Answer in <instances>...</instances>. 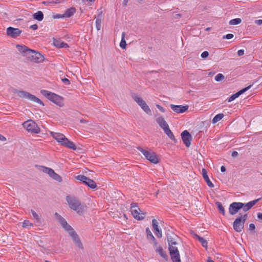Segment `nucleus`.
I'll use <instances>...</instances> for the list:
<instances>
[{
  "label": "nucleus",
  "mask_w": 262,
  "mask_h": 262,
  "mask_svg": "<svg viewBox=\"0 0 262 262\" xmlns=\"http://www.w3.org/2000/svg\"><path fill=\"white\" fill-rule=\"evenodd\" d=\"M33 226V224L29 220H25L23 223V227L25 228H29Z\"/></svg>",
  "instance_id": "37"
},
{
  "label": "nucleus",
  "mask_w": 262,
  "mask_h": 262,
  "mask_svg": "<svg viewBox=\"0 0 262 262\" xmlns=\"http://www.w3.org/2000/svg\"><path fill=\"white\" fill-rule=\"evenodd\" d=\"M66 200L71 209L76 211L79 214L82 213L84 206L81 204L80 202L77 198L68 195L67 196Z\"/></svg>",
  "instance_id": "3"
},
{
  "label": "nucleus",
  "mask_w": 262,
  "mask_h": 262,
  "mask_svg": "<svg viewBox=\"0 0 262 262\" xmlns=\"http://www.w3.org/2000/svg\"><path fill=\"white\" fill-rule=\"evenodd\" d=\"M197 238L199 241V242L202 244V245L205 248H207V241L203 237L199 236V235H196Z\"/></svg>",
  "instance_id": "35"
},
{
  "label": "nucleus",
  "mask_w": 262,
  "mask_h": 262,
  "mask_svg": "<svg viewBox=\"0 0 262 262\" xmlns=\"http://www.w3.org/2000/svg\"><path fill=\"white\" fill-rule=\"evenodd\" d=\"M207 262H213V260L211 259V258H209Z\"/></svg>",
  "instance_id": "59"
},
{
  "label": "nucleus",
  "mask_w": 262,
  "mask_h": 262,
  "mask_svg": "<svg viewBox=\"0 0 262 262\" xmlns=\"http://www.w3.org/2000/svg\"><path fill=\"white\" fill-rule=\"evenodd\" d=\"M234 37V35L232 34H228L223 36V39H230Z\"/></svg>",
  "instance_id": "42"
},
{
  "label": "nucleus",
  "mask_w": 262,
  "mask_h": 262,
  "mask_svg": "<svg viewBox=\"0 0 262 262\" xmlns=\"http://www.w3.org/2000/svg\"><path fill=\"white\" fill-rule=\"evenodd\" d=\"M167 242L168 246L176 245L177 244L174 238L171 236H167Z\"/></svg>",
  "instance_id": "33"
},
{
  "label": "nucleus",
  "mask_w": 262,
  "mask_h": 262,
  "mask_svg": "<svg viewBox=\"0 0 262 262\" xmlns=\"http://www.w3.org/2000/svg\"><path fill=\"white\" fill-rule=\"evenodd\" d=\"M128 1V0H124L123 1V5L125 6H126L127 5Z\"/></svg>",
  "instance_id": "56"
},
{
  "label": "nucleus",
  "mask_w": 262,
  "mask_h": 262,
  "mask_svg": "<svg viewBox=\"0 0 262 262\" xmlns=\"http://www.w3.org/2000/svg\"><path fill=\"white\" fill-rule=\"evenodd\" d=\"M33 18L38 21L42 20L43 18V13L40 11H37L33 14Z\"/></svg>",
  "instance_id": "30"
},
{
  "label": "nucleus",
  "mask_w": 262,
  "mask_h": 262,
  "mask_svg": "<svg viewBox=\"0 0 262 262\" xmlns=\"http://www.w3.org/2000/svg\"><path fill=\"white\" fill-rule=\"evenodd\" d=\"M156 107L160 111H161L162 113H164L166 111L164 107H163L162 106L159 104H157Z\"/></svg>",
  "instance_id": "46"
},
{
  "label": "nucleus",
  "mask_w": 262,
  "mask_h": 262,
  "mask_svg": "<svg viewBox=\"0 0 262 262\" xmlns=\"http://www.w3.org/2000/svg\"><path fill=\"white\" fill-rule=\"evenodd\" d=\"M31 213L34 219L36 220H39L38 215L35 212V211H34L33 210H31Z\"/></svg>",
  "instance_id": "43"
},
{
  "label": "nucleus",
  "mask_w": 262,
  "mask_h": 262,
  "mask_svg": "<svg viewBox=\"0 0 262 262\" xmlns=\"http://www.w3.org/2000/svg\"><path fill=\"white\" fill-rule=\"evenodd\" d=\"M23 126L29 132L38 134L40 132V129L37 125L32 120L25 121L23 123Z\"/></svg>",
  "instance_id": "9"
},
{
  "label": "nucleus",
  "mask_w": 262,
  "mask_h": 262,
  "mask_svg": "<svg viewBox=\"0 0 262 262\" xmlns=\"http://www.w3.org/2000/svg\"><path fill=\"white\" fill-rule=\"evenodd\" d=\"M242 22V20L241 18H237L231 19L229 21V25H236L239 24Z\"/></svg>",
  "instance_id": "36"
},
{
  "label": "nucleus",
  "mask_w": 262,
  "mask_h": 262,
  "mask_svg": "<svg viewBox=\"0 0 262 262\" xmlns=\"http://www.w3.org/2000/svg\"><path fill=\"white\" fill-rule=\"evenodd\" d=\"M255 23L256 24H257V25H262V19L256 20L255 21Z\"/></svg>",
  "instance_id": "51"
},
{
  "label": "nucleus",
  "mask_w": 262,
  "mask_h": 262,
  "mask_svg": "<svg viewBox=\"0 0 262 262\" xmlns=\"http://www.w3.org/2000/svg\"><path fill=\"white\" fill-rule=\"evenodd\" d=\"M21 33V31L18 28H14L13 27H8L7 29V35L12 38H16Z\"/></svg>",
  "instance_id": "15"
},
{
  "label": "nucleus",
  "mask_w": 262,
  "mask_h": 262,
  "mask_svg": "<svg viewBox=\"0 0 262 262\" xmlns=\"http://www.w3.org/2000/svg\"><path fill=\"white\" fill-rule=\"evenodd\" d=\"M249 229L250 231H254L255 229V225L253 223L250 224Z\"/></svg>",
  "instance_id": "49"
},
{
  "label": "nucleus",
  "mask_w": 262,
  "mask_h": 262,
  "mask_svg": "<svg viewBox=\"0 0 262 262\" xmlns=\"http://www.w3.org/2000/svg\"><path fill=\"white\" fill-rule=\"evenodd\" d=\"M96 27L97 30H100L101 27V19L97 18L96 19Z\"/></svg>",
  "instance_id": "40"
},
{
  "label": "nucleus",
  "mask_w": 262,
  "mask_h": 262,
  "mask_svg": "<svg viewBox=\"0 0 262 262\" xmlns=\"http://www.w3.org/2000/svg\"><path fill=\"white\" fill-rule=\"evenodd\" d=\"M202 174L204 180L207 179L209 178L207 174V171L205 168L202 169Z\"/></svg>",
  "instance_id": "41"
},
{
  "label": "nucleus",
  "mask_w": 262,
  "mask_h": 262,
  "mask_svg": "<svg viewBox=\"0 0 262 262\" xmlns=\"http://www.w3.org/2000/svg\"><path fill=\"white\" fill-rule=\"evenodd\" d=\"M16 48L20 53L24 54V55L27 57L29 55V52L31 51L27 47L23 45H16Z\"/></svg>",
  "instance_id": "21"
},
{
  "label": "nucleus",
  "mask_w": 262,
  "mask_h": 262,
  "mask_svg": "<svg viewBox=\"0 0 262 262\" xmlns=\"http://www.w3.org/2000/svg\"><path fill=\"white\" fill-rule=\"evenodd\" d=\"M61 145L73 150H76V147L74 143L69 140L67 138L64 140L63 143H61Z\"/></svg>",
  "instance_id": "24"
},
{
  "label": "nucleus",
  "mask_w": 262,
  "mask_h": 262,
  "mask_svg": "<svg viewBox=\"0 0 262 262\" xmlns=\"http://www.w3.org/2000/svg\"><path fill=\"white\" fill-rule=\"evenodd\" d=\"M238 155V152L236 151H233L232 152V154H231V156L232 157H235L236 156H237Z\"/></svg>",
  "instance_id": "52"
},
{
  "label": "nucleus",
  "mask_w": 262,
  "mask_h": 262,
  "mask_svg": "<svg viewBox=\"0 0 262 262\" xmlns=\"http://www.w3.org/2000/svg\"><path fill=\"white\" fill-rule=\"evenodd\" d=\"M137 149L145 156L147 160L151 163L157 164L159 162L157 156L154 152L151 150H146L141 147H138Z\"/></svg>",
  "instance_id": "4"
},
{
  "label": "nucleus",
  "mask_w": 262,
  "mask_h": 262,
  "mask_svg": "<svg viewBox=\"0 0 262 262\" xmlns=\"http://www.w3.org/2000/svg\"><path fill=\"white\" fill-rule=\"evenodd\" d=\"M55 216L62 228L68 232L69 235L72 237L75 245L79 248L82 249V244L77 234L74 231L72 227L68 225L66 220L58 213H55Z\"/></svg>",
  "instance_id": "1"
},
{
  "label": "nucleus",
  "mask_w": 262,
  "mask_h": 262,
  "mask_svg": "<svg viewBox=\"0 0 262 262\" xmlns=\"http://www.w3.org/2000/svg\"><path fill=\"white\" fill-rule=\"evenodd\" d=\"M257 217L260 220H262V213L258 212L257 213Z\"/></svg>",
  "instance_id": "54"
},
{
  "label": "nucleus",
  "mask_w": 262,
  "mask_h": 262,
  "mask_svg": "<svg viewBox=\"0 0 262 262\" xmlns=\"http://www.w3.org/2000/svg\"><path fill=\"white\" fill-rule=\"evenodd\" d=\"M37 28H38V26L36 24L31 25L30 26V28H31L32 29L34 30H36L37 29Z\"/></svg>",
  "instance_id": "53"
},
{
  "label": "nucleus",
  "mask_w": 262,
  "mask_h": 262,
  "mask_svg": "<svg viewBox=\"0 0 262 262\" xmlns=\"http://www.w3.org/2000/svg\"><path fill=\"white\" fill-rule=\"evenodd\" d=\"M64 17L63 16V14L62 15H58L56 17V18H63Z\"/></svg>",
  "instance_id": "58"
},
{
  "label": "nucleus",
  "mask_w": 262,
  "mask_h": 262,
  "mask_svg": "<svg viewBox=\"0 0 262 262\" xmlns=\"http://www.w3.org/2000/svg\"><path fill=\"white\" fill-rule=\"evenodd\" d=\"M252 86V84H251V85H249V86L241 90L240 91H239L238 92H237V93H236L235 94L231 95L228 99V102H231L233 100H234V99H235L236 98L238 97L241 95L243 94V93H244L245 92H246L247 91H248V90H249L251 86Z\"/></svg>",
  "instance_id": "17"
},
{
  "label": "nucleus",
  "mask_w": 262,
  "mask_h": 262,
  "mask_svg": "<svg viewBox=\"0 0 262 262\" xmlns=\"http://www.w3.org/2000/svg\"><path fill=\"white\" fill-rule=\"evenodd\" d=\"M156 122L164 130V129L169 127L168 124L164 120L163 117H159L156 119Z\"/></svg>",
  "instance_id": "22"
},
{
  "label": "nucleus",
  "mask_w": 262,
  "mask_h": 262,
  "mask_svg": "<svg viewBox=\"0 0 262 262\" xmlns=\"http://www.w3.org/2000/svg\"><path fill=\"white\" fill-rule=\"evenodd\" d=\"M214 79L217 82H221L225 79V77L222 74L219 73L215 76Z\"/></svg>",
  "instance_id": "39"
},
{
  "label": "nucleus",
  "mask_w": 262,
  "mask_h": 262,
  "mask_svg": "<svg viewBox=\"0 0 262 262\" xmlns=\"http://www.w3.org/2000/svg\"><path fill=\"white\" fill-rule=\"evenodd\" d=\"M170 107L176 113L181 114L185 112L188 109V106L182 105L170 104Z\"/></svg>",
  "instance_id": "14"
},
{
  "label": "nucleus",
  "mask_w": 262,
  "mask_h": 262,
  "mask_svg": "<svg viewBox=\"0 0 262 262\" xmlns=\"http://www.w3.org/2000/svg\"><path fill=\"white\" fill-rule=\"evenodd\" d=\"M209 55V53L207 51H204L202 54H201V57L202 58H207Z\"/></svg>",
  "instance_id": "44"
},
{
  "label": "nucleus",
  "mask_w": 262,
  "mask_h": 262,
  "mask_svg": "<svg viewBox=\"0 0 262 262\" xmlns=\"http://www.w3.org/2000/svg\"><path fill=\"white\" fill-rule=\"evenodd\" d=\"M224 116L223 113L219 114L214 117V123L221 120Z\"/></svg>",
  "instance_id": "38"
},
{
  "label": "nucleus",
  "mask_w": 262,
  "mask_h": 262,
  "mask_svg": "<svg viewBox=\"0 0 262 262\" xmlns=\"http://www.w3.org/2000/svg\"><path fill=\"white\" fill-rule=\"evenodd\" d=\"M181 138L184 144L187 147H189L191 144L192 137L190 133L187 130H184L181 133Z\"/></svg>",
  "instance_id": "13"
},
{
  "label": "nucleus",
  "mask_w": 262,
  "mask_h": 262,
  "mask_svg": "<svg viewBox=\"0 0 262 262\" xmlns=\"http://www.w3.org/2000/svg\"><path fill=\"white\" fill-rule=\"evenodd\" d=\"M244 223L242 221V219L236 218L233 224V227L234 230L237 232H240L243 229L244 227Z\"/></svg>",
  "instance_id": "16"
},
{
  "label": "nucleus",
  "mask_w": 262,
  "mask_h": 262,
  "mask_svg": "<svg viewBox=\"0 0 262 262\" xmlns=\"http://www.w3.org/2000/svg\"><path fill=\"white\" fill-rule=\"evenodd\" d=\"M50 134L51 136L61 145V143H63L67 138L63 134L59 133L51 132Z\"/></svg>",
  "instance_id": "18"
},
{
  "label": "nucleus",
  "mask_w": 262,
  "mask_h": 262,
  "mask_svg": "<svg viewBox=\"0 0 262 262\" xmlns=\"http://www.w3.org/2000/svg\"><path fill=\"white\" fill-rule=\"evenodd\" d=\"M40 93L50 101H52L58 106H63L64 99L62 96L46 90H41Z\"/></svg>",
  "instance_id": "2"
},
{
  "label": "nucleus",
  "mask_w": 262,
  "mask_h": 262,
  "mask_svg": "<svg viewBox=\"0 0 262 262\" xmlns=\"http://www.w3.org/2000/svg\"><path fill=\"white\" fill-rule=\"evenodd\" d=\"M40 170L43 172L48 174L50 177H51V176L52 175V174H53V172H54V170L52 169V168L47 167L45 166H41Z\"/></svg>",
  "instance_id": "28"
},
{
  "label": "nucleus",
  "mask_w": 262,
  "mask_h": 262,
  "mask_svg": "<svg viewBox=\"0 0 262 262\" xmlns=\"http://www.w3.org/2000/svg\"><path fill=\"white\" fill-rule=\"evenodd\" d=\"M53 45L55 47L59 48H67L69 47V46L67 43L63 42V41H62L60 39H53Z\"/></svg>",
  "instance_id": "23"
},
{
  "label": "nucleus",
  "mask_w": 262,
  "mask_h": 262,
  "mask_svg": "<svg viewBox=\"0 0 262 262\" xmlns=\"http://www.w3.org/2000/svg\"><path fill=\"white\" fill-rule=\"evenodd\" d=\"M205 181H206V182L207 183V185L209 187H212L213 186V184L212 183V182H211V181L210 180L209 178L207 179H205Z\"/></svg>",
  "instance_id": "47"
},
{
  "label": "nucleus",
  "mask_w": 262,
  "mask_h": 262,
  "mask_svg": "<svg viewBox=\"0 0 262 262\" xmlns=\"http://www.w3.org/2000/svg\"><path fill=\"white\" fill-rule=\"evenodd\" d=\"M130 211L134 217L137 220H142L145 217V214L141 212L137 203L130 204Z\"/></svg>",
  "instance_id": "6"
},
{
  "label": "nucleus",
  "mask_w": 262,
  "mask_h": 262,
  "mask_svg": "<svg viewBox=\"0 0 262 262\" xmlns=\"http://www.w3.org/2000/svg\"><path fill=\"white\" fill-rule=\"evenodd\" d=\"M155 251L158 253L162 258L166 259L167 255L163 250V248L161 246L157 247L155 248Z\"/></svg>",
  "instance_id": "27"
},
{
  "label": "nucleus",
  "mask_w": 262,
  "mask_h": 262,
  "mask_svg": "<svg viewBox=\"0 0 262 262\" xmlns=\"http://www.w3.org/2000/svg\"><path fill=\"white\" fill-rule=\"evenodd\" d=\"M146 232L147 234V238L149 240H151L153 242V243H154V244L155 245H157V240L156 239V238H155V237L154 236L151 232L150 231V230H149V229L148 228H147L146 229Z\"/></svg>",
  "instance_id": "26"
},
{
  "label": "nucleus",
  "mask_w": 262,
  "mask_h": 262,
  "mask_svg": "<svg viewBox=\"0 0 262 262\" xmlns=\"http://www.w3.org/2000/svg\"><path fill=\"white\" fill-rule=\"evenodd\" d=\"M125 32H122V35H121V40L120 43V46L122 49H125V48H126V41L125 39Z\"/></svg>",
  "instance_id": "32"
},
{
  "label": "nucleus",
  "mask_w": 262,
  "mask_h": 262,
  "mask_svg": "<svg viewBox=\"0 0 262 262\" xmlns=\"http://www.w3.org/2000/svg\"><path fill=\"white\" fill-rule=\"evenodd\" d=\"M243 207V203L241 202H233L229 205V212L231 215H234Z\"/></svg>",
  "instance_id": "12"
},
{
  "label": "nucleus",
  "mask_w": 262,
  "mask_h": 262,
  "mask_svg": "<svg viewBox=\"0 0 262 262\" xmlns=\"http://www.w3.org/2000/svg\"><path fill=\"white\" fill-rule=\"evenodd\" d=\"M0 140H2V141L6 140V138L3 136L0 135Z\"/></svg>",
  "instance_id": "57"
},
{
  "label": "nucleus",
  "mask_w": 262,
  "mask_h": 262,
  "mask_svg": "<svg viewBox=\"0 0 262 262\" xmlns=\"http://www.w3.org/2000/svg\"><path fill=\"white\" fill-rule=\"evenodd\" d=\"M17 95L20 98L27 99L30 101L36 102L42 105H44L43 102L38 98L27 92L24 91H18L17 92Z\"/></svg>",
  "instance_id": "5"
},
{
  "label": "nucleus",
  "mask_w": 262,
  "mask_h": 262,
  "mask_svg": "<svg viewBox=\"0 0 262 262\" xmlns=\"http://www.w3.org/2000/svg\"><path fill=\"white\" fill-rule=\"evenodd\" d=\"M261 199V198H259L258 199H256L253 201H250L246 204L243 203V207H242L243 211L246 212V211H247L248 210H250L254 205H255Z\"/></svg>",
  "instance_id": "19"
},
{
  "label": "nucleus",
  "mask_w": 262,
  "mask_h": 262,
  "mask_svg": "<svg viewBox=\"0 0 262 262\" xmlns=\"http://www.w3.org/2000/svg\"><path fill=\"white\" fill-rule=\"evenodd\" d=\"M164 133L166 134V135L172 141H175L176 139L175 137L171 131V130L169 128V127H168L167 128L164 129Z\"/></svg>",
  "instance_id": "29"
},
{
  "label": "nucleus",
  "mask_w": 262,
  "mask_h": 262,
  "mask_svg": "<svg viewBox=\"0 0 262 262\" xmlns=\"http://www.w3.org/2000/svg\"><path fill=\"white\" fill-rule=\"evenodd\" d=\"M62 81L66 85H69L70 84V81L67 78H63L62 79Z\"/></svg>",
  "instance_id": "50"
},
{
  "label": "nucleus",
  "mask_w": 262,
  "mask_h": 262,
  "mask_svg": "<svg viewBox=\"0 0 262 262\" xmlns=\"http://www.w3.org/2000/svg\"><path fill=\"white\" fill-rule=\"evenodd\" d=\"M226 170V168L224 166H222L221 167V171L223 172H225Z\"/></svg>",
  "instance_id": "55"
},
{
  "label": "nucleus",
  "mask_w": 262,
  "mask_h": 262,
  "mask_svg": "<svg viewBox=\"0 0 262 262\" xmlns=\"http://www.w3.org/2000/svg\"><path fill=\"white\" fill-rule=\"evenodd\" d=\"M77 180L82 182L92 189H95L97 187L96 183L93 180L85 176L79 174L76 177Z\"/></svg>",
  "instance_id": "11"
},
{
  "label": "nucleus",
  "mask_w": 262,
  "mask_h": 262,
  "mask_svg": "<svg viewBox=\"0 0 262 262\" xmlns=\"http://www.w3.org/2000/svg\"><path fill=\"white\" fill-rule=\"evenodd\" d=\"M51 178L54 180L61 182L62 181V178L57 173H56L55 171L53 172V174L51 176Z\"/></svg>",
  "instance_id": "34"
},
{
  "label": "nucleus",
  "mask_w": 262,
  "mask_h": 262,
  "mask_svg": "<svg viewBox=\"0 0 262 262\" xmlns=\"http://www.w3.org/2000/svg\"><path fill=\"white\" fill-rule=\"evenodd\" d=\"M75 12V9L74 8H70L67 9L63 14L64 17L69 18L72 16Z\"/></svg>",
  "instance_id": "25"
},
{
  "label": "nucleus",
  "mask_w": 262,
  "mask_h": 262,
  "mask_svg": "<svg viewBox=\"0 0 262 262\" xmlns=\"http://www.w3.org/2000/svg\"><path fill=\"white\" fill-rule=\"evenodd\" d=\"M152 225L154 230L156 231L155 233L158 237L161 238L162 236L161 230L159 228L158 222L156 219L152 220Z\"/></svg>",
  "instance_id": "20"
},
{
  "label": "nucleus",
  "mask_w": 262,
  "mask_h": 262,
  "mask_svg": "<svg viewBox=\"0 0 262 262\" xmlns=\"http://www.w3.org/2000/svg\"><path fill=\"white\" fill-rule=\"evenodd\" d=\"M244 53H245V50L243 49L239 50L237 51V55L238 56H241L243 55L244 54Z\"/></svg>",
  "instance_id": "48"
},
{
  "label": "nucleus",
  "mask_w": 262,
  "mask_h": 262,
  "mask_svg": "<svg viewBox=\"0 0 262 262\" xmlns=\"http://www.w3.org/2000/svg\"><path fill=\"white\" fill-rule=\"evenodd\" d=\"M215 204L217 205V208L219 211V212L222 214L223 215H225V211L224 207L223 206L222 203L219 202H216Z\"/></svg>",
  "instance_id": "31"
},
{
  "label": "nucleus",
  "mask_w": 262,
  "mask_h": 262,
  "mask_svg": "<svg viewBox=\"0 0 262 262\" xmlns=\"http://www.w3.org/2000/svg\"><path fill=\"white\" fill-rule=\"evenodd\" d=\"M248 217L247 214H245L243 215H241L238 218L242 219V221L245 223Z\"/></svg>",
  "instance_id": "45"
},
{
  "label": "nucleus",
  "mask_w": 262,
  "mask_h": 262,
  "mask_svg": "<svg viewBox=\"0 0 262 262\" xmlns=\"http://www.w3.org/2000/svg\"><path fill=\"white\" fill-rule=\"evenodd\" d=\"M133 98L135 102L141 107V108L148 115L151 114V111L146 102L140 97L134 95Z\"/></svg>",
  "instance_id": "7"
},
{
  "label": "nucleus",
  "mask_w": 262,
  "mask_h": 262,
  "mask_svg": "<svg viewBox=\"0 0 262 262\" xmlns=\"http://www.w3.org/2000/svg\"><path fill=\"white\" fill-rule=\"evenodd\" d=\"M168 249L172 262H181L179 251L176 245L168 246Z\"/></svg>",
  "instance_id": "10"
},
{
  "label": "nucleus",
  "mask_w": 262,
  "mask_h": 262,
  "mask_svg": "<svg viewBox=\"0 0 262 262\" xmlns=\"http://www.w3.org/2000/svg\"><path fill=\"white\" fill-rule=\"evenodd\" d=\"M31 61L35 63H40L43 61L45 59L44 56L40 53L34 50H31L29 52V55L27 57Z\"/></svg>",
  "instance_id": "8"
}]
</instances>
